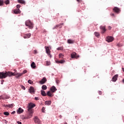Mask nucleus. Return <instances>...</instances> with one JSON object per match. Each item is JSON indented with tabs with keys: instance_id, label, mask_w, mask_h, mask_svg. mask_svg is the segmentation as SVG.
Here are the masks:
<instances>
[{
	"instance_id": "ddd939ff",
	"label": "nucleus",
	"mask_w": 124,
	"mask_h": 124,
	"mask_svg": "<svg viewBox=\"0 0 124 124\" xmlns=\"http://www.w3.org/2000/svg\"><path fill=\"white\" fill-rule=\"evenodd\" d=\"M56 91H57V88H56V87H55L54 86H53L50 88V92H52V93L56 92Z\"/></svg>"
},
{
	"instance_id": "393cba45",
	"label": "nucleus",
	"mask_w": 124,
	"mask_h": 124,
	"mask_svg": "<svg viewBox=\"0 0 124 124\" xmlns=\"http://www.w3.org/2000/svg\"><path fill=\"white\" fill-rule=\"evenodd\" d=\"M41 93L42 95H43V96H46V95H47V94H46V93H45V91L43 90L41 91Z\"/></svg>"
},
{
	"instance_id": "9b49d317",
	"label": "nucleus",
	"mask_w": 124,
	"mask_h": 124,
	"mask_svg": "<svg viewBox=\"0 0 124 124\" xmlns=\"http://www.w3.org/2000/svg\"><path fill=\"white\" fill-rule=\"evenodd\" d=\"M100 29L101 30V33H105L106 32V27L105 26H101Z\"/></svg>"
},
{
	"instance_id": "09e8293b",
	"label": "nucleus",
	"mask_w": 124,
	"mask_h": 124,
	"mask_svg": "<svg viewBox=\"0 0 124 124\" xmlns=\"http://www.w3.org/2000/svg\"><path fill=\"white\" fill-rule=\"evenodd\" d=\"M108 30H111V29H112V27H111V26H108Z\"/></svg>"
},
{
	"instance_id": "13d9d810",
	"label": "nucleus",
	"mask_w": 124,
	"mask_h": 124,
	"mask_svg": "<svg viewBox=\"0 0 124 124\" xmlns=\"http://www.w3.org/2000/svg\"><path fill=\"white\" fill-rule=\"evenodd\" d=\"M3 81H4L3 80H2V82H3Z\"/></svg>"
},
{
	"instance_id": "f03ea898",
	"label": "nucleus",
	"mask_w": 124,
	"mask_h": 124,
	"mask_svg": "<svg viewBox=\"0 0 124 124\" xmlns=\"http://www.w3.org/2000/svg\"><path fill=\"white\" fill-rule=\"evenodd\" d=\"M25 25L27 27H29L31 30L33 29V24L30 20H28L25 22Z\"/></svg>"
},
{
	"instance_id": "b1692460",
	"label": "nucleus",
	"mask_w": 124,
	"mask_h": 124,
	"mask_svg": "<svg viewBox=\"0 0 124 124\" xmlns=\"http://www.w3.org/2000/svg\"><path fill=\"white\" fill-rule=\"evenodd\" d=\"M18 2L19 3H22V4H26V1L24 0H18Z\"/></svg>"
},
{
	"instance_id": "4d7b16f0",
	"label": "nucleus",
	"mask_w": 124,
	"mask_h": 124,
	"mask_svg": "<svg viewBox=\"0 0 124 124\" xmlns=\"http://www.w3.org/2000/svg\"><path fill=\"white\" fill-rule=\"evenodd\" d=\"M64 124H67V123L66 122H65Z\"/></svg>"
},
{
	"instance_id": "de8ad7c7",
	"label": "nucleus",
	"mask_w": 124,
	"mask_h": 124,
	"mask_svg": "<svg viewBox=\"0 0 124 124\" xmlns=\"http://www.w3.org/2000/svg\"><path fill=\"white\" fill-rule=\"evenodd\" d=\"M17 123L18 124H22V122H19V121H17Z\"/></svg>"
},
{
	"instance_id": "79ce46f5",
	"label": "nucleus",
	"mask_w": 124,
	"mask_h": 124,
	"mask_svg": "<svg viewBox=\"0 0 124 124\" xmlns=\"http://www.w3.org/2000/svg\"><path fill=\"white\" fill-rule=\"evenodd\" d=\"M33 54H37V50H34Z\"/></svg>"
},
{
	"instance_id": "3c124183",
	"label": "nucleus",
	"mask_w": 124,
	"mask_h": 124,
	"mask_svg": "<svg viewBox=\"0 0 124 124\" xmlns=\"http://www.w3.org/2000/svg\"><path fill=\"white\" fill-rule=\"evenodd\" d=\"M111 16H115V15L113 13L110 14Z\"/></svg>"
},
{
	"instance_id": "2f4dec72",
	"label": "nucleus",
	"mask_w": 124,
	"mask_h": 124,
	"mask_svg": "<svg viewBox=\"0 0 124 124\" xmlns=\"http://www.w3.org/2000/svg\"><path fill=\"white\" fill-rule=\"evenodd\" d=\"M10 2V1H9V0H6L5 2V3L6 4H9V3Z\"/></svg>"
},
{
	"instance_id": "7ed1b4c3",
	"label": "nucleus",
	"mask_w": 124,
	"mask_h": 124,
	"mask_svg": "<svg viewBox=\"0 0 124 124\" xmlns=\"http://www.w3.org/2000/svg\"><path fill=\"white\" fill-rule=\"evenodd\" d=\"M28 113L27 114V116L24 117L25 120H28L29 119H31V118H32V115H33V110H28Z\"/></svg>"
},
{
	"instance_id": "473e14b6",
	"label": "nucleus",
	"mask_w": 124,
	"mask_h": 124,
	"mask_svg": "<svg viewBox=\"0 0 124 124\" xmlns=\"http://www.w3.org/2000/svg\"><path fill=\"white\" fill-rule=\"evenodd\" d=\"M46 65H50V64H51V62L48 61H46Z\"/></svg>"
},
{
	"instance_id": "ea45409f",
	"label": "nucleus",
	"mask_w": 124,
	"mask_h": 124,
	"mask_svg": "<svg viewBox=\"0 0 124 124\" xmlns=\"http://www.w3.org/2000/svg\"><path fill=\"white\" fill-rule=\"evenodd\" d=\"M20 7H21V5L20 4H17L16 5V8H17L18 9H19V8H20Z\"/></svg>"
},
{
	"instance_id": "8fccbe9b",
	"label": "nucleus",
	"mask_w": 124,
	"mask_h": 124,
	"mask_svg": "<svg viewBox=\"0 0 124 124\" xmlns=\"http://www.w3.org/2000/svg\"><path fill=\"white\" fill-rule=\"evenodd\" d=\"M56 83L57 84H59V83H60V81L59 80H56Z\"/></svg>"
},
{
	"instance_id": "5701e85b",
	"label": "nucleus",
	"mask_w": 124,
	"mask_h": 124,
	"mask_svg": "<svg viewBox=\"0 0 124 124\" xmlns=\"http://www.w3.org/2000/svg\"><path fill=\"white\" fill-rule=\"evenodd\" d=\"M67 43L69 44H73V43H74V41L73 40L68 39L67 40Z\"/></svg>"
},
{
	"instance_id": "423d86ee",
	"label": "nucleus",
	"mask_w": 124,
	"mask_h": 124,
	"mask_svg": "<svg viewBox=\"0 0 124 124\" xmlns=\"http://www.w3.org/2000/svg\"><path fill=\"white\" fill-rule=\"evenodd\" d=\"M33 120H34V123H35L36 124H41V122L40 121V120L39 119V118H38V117L35 116L33 118Z\"/></svg>"
},
{
	"instance_id": "37998d69",
	"label": "nucleus",
	"mask_w": 124,
	"mask_h": 124,
	"mask_svg": "<svg viewBox=\"0 0 124 124\" xmlns=\"http://www.w3.org/2000/svg\"><path fill=\"white\" fill-rule=\"evenodd\" d=\"M21 88L23 90H26V88H25V87L23 85L21 86Z\"/></svg>"
},
{
	"instance_id": "58836bf2",
	"label": "nucleus",
	"mask_w": 124,
	"mask_h": 124,
	"mask_svg": "<svg viewBox=\"0 0 124 124\" xmlns=\"http://www.w3.org/2000/svg\"><path fill=\"white\" fill-rule=\"evenodd\" d=\"M0 99H4V97H3V95L0 96Z\"/></svg>"
},
{
	"instance_id": "20e7f679",
	"label": "nucleus",
	"mask_w": 124,
	"mask_h": 124,
	"mask_svg": "<svg viewBox=\"0 0 124 124\" xmlns=\"http://www.w3.org/2000/svg\"><path fill=\"white\" fill-rule=\"evenodd\" d=\"M46 49V53L47 56L49 57V58H52V55L51 54V50H50V47L49 46H45Z\"/></svg>"
},
{
	"instance_id": "f3484780",
	"label": "nucleus",
	"mask_w": 124,
	"mask_h": 124,
	"mask_svg": "<svg viewBox=\"0 0 124 124\" xmlns=\"http://www.w3.org/2000/svg\"><path fill=\"white\" fill-rule=\"evenodd\" d=\"M14 106V104L3 105V107H8L9 108H12Z\"/></svg>"
},
{
	"instance_id": "603ef678",
	"label": "nucleus",
	"mask_w": 124,
	"mask_h": 124,
	"mask_svg": "<svg viewBox=\"0 0 124 124\" xmlns=\"http://www.w3.org/2000/svg\"><path fill=\"white\" fill-rule=\"evenodd\" d=\"M99 93V94H101V93H102L100 91Z\"/></svg>"
},
{
	"instance_id": "a19ab883",
	"label": "nucleus",
	"mask_w": 124,
	"mask_h": 124,
	"mask_svg": "<svg viewBox=\"0 0 124 124\" xmlns=\"http://www.w3.org/2000/svg\"><path fill=\"white\" fill-rule=\"evenodd\" d=\"M35 100H39V97H35Z\"/></svg>"
},
{
	"instance_id": "a878e982",
	"label": "nucleus",
	"mask_w": 124,
	"mask_h": 124,
	"mask_svg": "<svg viewBox=\"0 0 124 124\" xmlns=\"http://www.w3.org/2000/svg\"><path fill=\"white\" fill-rule=\"evenodd\" d=\"M31 65L32 68H35V67H36V66L35 65V63H34V62H32Z\"/></svg>"
},
{
	"instance_id": "a18cd8bd",
	"label": "nucleus",
	"mask_w": 124,
	"mask_h": 124,
	"mask_svg": "<svg viewBox=\"0 0 124 124\" xmlns=\"http://www.w3.org/2000/svg\"><path fill=\"white\" fill-rule=\"evenodd\" d=\"M15 113H16V112L15 111H13V112L11 113V114H12V115H14V114H15Z\"/></svg>"
},
{
	"instance_id": "72a5a7b5",
	"label": "nucleus",
	"mask_w": 124,
	"mask_h": 124,
	"mask_svg": "<svg viewBox=\"0 0 124 124\" xmlns=\"http://www.w3.org/2000/svg\"><path fill=\"white\" fill-rule=\"evenodd\" d=\"M4 115H5L6 116H9V112H4Z\"/></svg>"
},
{
	"instance_id": "f257e3e1",
	"label": "nucleus",
	"mask_w": 124,
	"mask_h": 124,
	"mask_svg": "<svg viewBox=\"0 0 124 124\" xmlns=\"http://www.w3.org/2000/svg\"><path fill=\"white\" fill-rule=\"evenodd\" d=\"M16 75H17L16 73L11 72H0V79H4L8 76L10 77L11 76H16Z\"/></svg>"
},
{
	"instance_id": "e433bc0d",
	"label": "nucleus",
	"mask_w": 124,
	"mask_h": 124,
	"mask_svg": "<svg viewBox=\"0 0 124 124\" xmlns=\"http://www.w3.org/2000/svg\"><path fill=\"white\" fill-rule=\"evenodd\" d=\"M3 1L0 0V5H3Z\"/></svg>"
},
{
	"instance_id": "1a4fd4ad",
	"label": "nucleus",
	"mask_w": 124,
	"mask_h": 124,
	"mask_svg": "<svg viewBox=\"0 0 124 124\" xmlns=\"http://www.w3.org/2000/svg\"><path fill=\"white\" fill-rule=\"evenodd\" d=\"M114 40V37L111 36H108L106 38V41L108 42H112Z\"/></svg>"
},
{
	"instance_id": "39448f33",
	"label": "nucleus",
	"mask_w": 124,
	"mask_h": 124,
	"mask_svg": "<svg viewBox=\"0 0 124 124\" xmlns=\"http://www.w3.org/2000/svg\"><path fill=\"white\" fill-rule=\"evenodd\" d=\"M34 107H35V104L31 103L29 104L28 110L33 111L32 108Z\"/></svg>"
},
{
	"instance_id": "c756f323",
	"label": "nucleus",
	"mask_w": 124,
	"mask_h": 124,
	"mask_svg": "<svg viewBox=\"0 0 124 124\" xmlns=\"http://www.w3.org/2000/svg\"><path fill=\"white\" fill-rule=\"evenodd\" d=\"M61 25H62V24L56 25L53 28V30H55V29H57V28H59V27H60Z\"/></svg>"
},
{
	"instance_id": "864d4df0",
	"label": "nucleus",
	"mask_w": 124,
	"mask_h": 124,
	"mask_svg": "<svg viewBox=\"0 0 124 124\" xmlns=\"http://www.w3.org/2000/svg\"><path fill=\"white\" fill-rule=\"evenodd\" d=\"M76 119L77 120V119L78 120V117L76 116Z\"/></svg>"
},
{
	"instance_id": "5fc2aeb1",
	"label": "nucleus",
	"mask_w": 124,
	"mask_h": 124,
	"mask_svg": "<svg viewBox=\"0 0 124 124\" xmlns=\"http://www.w3.org/2000/svg\"><path fill=\"white\" fill-rule=\"evenodd\" d=\"M122 82L124 83V78L122 80Z\"/></svg>"
},
{
	"instance_id": "6ab92c4d",
	"label": "nucleus",
	"mask_w": 124,
	"mask_h": 124,
	"mask_svg": "<svg viewBox=\"0 0 124 124\" xmlns=\"http://www.w3.org/2000/svg\"><path fill=\"white\" fill-rule=\"evenodd\" d=\"M23 112H24V109L21 108H19L17 110V114H21L23 113Z\"/></svg>"
},
{
	"instance_id": "c03bdc74",
	"label": "nucleus",
	"mask_w": 124,
	"mask_h": 124,
	"mask_svg": "<svg viewBox=\"0 0 124 124\" xmlns=\"http://www.w3.org/2000/svg\"><path fill=\"white\" fill-rule=\"evenodd\" d=\"M117 46H118V47H122V45H121L120 44H117Z\"/></svg>"
},
{
	"instance_id": "412c9836",
	"label": "nucleus",
	"mask_w": 124,
	"mask_h": 124,
	"mask_svg": "<svg viewBox=\"0 0 124 124\" xmlns=\"http://www.w3.org/2000/svg\"><path fill=\"white\" fill-rule=\"evenodd\" d=\"M56 63H64V62H65V61L62 60L60 61L57 60L56 61Z\"/></svg>"
},
{
	"instance_id": "f8f14e48",
	"label": "nucleus",
	"mask_w": 124,
	"mask_h": 124,
	"mask_svg": "<svg viewBox=\"0 0 124 124\" xmlns=\"http://www.w3.org/2000/svg\"><path fill=\"white\" fill-rule=\"evenodd\" d=\"M47 82V79L46 78H43L41 81H39L40 84L41 85H43V84H45Z\"/></svg>"
},
{
	"instance_id": "6e6d98bb",
	"label": "nucleus",
	"mask_w": 124,
	"mask_h": 124,
	"mask_svg": "<svg viewBox=\"0 0 124 124\" xmlns=\"http://www.w3.org/2000/svg\"><path fill=\"white\" fill-rule=\"evenodd\" d=\"M122 70H123V71H124V68H122Z\"/></svg>"
},
{
	"instance_id": "a211bd4d",
	"label": "nucleus",
	"mask_w": 124,
	"mask_h": 124,
	"mask_svg": "<svg viewBox=\"0 0 124 124\" xmlns=\"http://www.w3.org/2000/svg\"><path fill=\"white\" fill-rule=\"evenodd\" d=\"M46 94L48 96H50V97H53L54 96V94L51 91H48Z\"/></svg>"
},
{
	"instance_id": "49530a36",
	"label": "nucleus",
	"mask_w": 124,
	"mask_h": 124,
	"mask_svg": "<svg viewBox=\"0 0 124 124\" xmlns=\"http://www.w3.org/2000/svg\"><path fill=\"white\" fill-rule=\"evenodd\" d=\"M77 1H78V2H82V0H77Z\"/></svg>"
},
{
	"instance_id": "bb28decb",
	"label": "nucleus",
	"mask_w": 124,
	"mask_h": 124,
	"mask_svg": "<svg viewBox=\"0 0 124 124\" xmlns=\"http://www.w3.org/2000/svg\"><path fill=\"white\" fill-rule=\"evenodd\" d=\"M94 35H95V36H96V37H99V36H100V34H99V32H95L94 33Z\"/></svg>"
},
{
	"instance_id": "2eb2a0df",
	"label": "nucleus",
	"mask_w": 124,
	"mask_h": 124,
	"mask_svg": "<svg viewBox=\"0 0 124 124\" xmlns=\"http://www.w3.org/2000/svg\"><path fill=\"white\" fill-rule=\"evenodd\" d=\"M31 33H29L27 34H26L24 36V38L25 39H27V38H30V37H31Z\"/></svg>"
},
{
	"instance_id": "c9c22d12",
	"label": "nucleus",
	"mask_w": 124,
	"mask_h": 124,
	"mask_svg": "<svg viewBox=\"0 0 124 124\" xmlns=\"http://www.w3.org/2000/svg\"><path fill=\"white\" fill-rule=\"evenodd\" d=\"M28 83H29V84H32V83H33V81H32L31 80H28Z\"/></svg>"
},
{
	"instance_id": "4c0bfd02",
	"label": "nucleus",
	"mask_w": 124,
	"mask_h": 124,
	"mask_svg": "<svg viewBox=\"0 0 124 124\" xmlns=\"http://www.w3.org/2000/svg\"><path fill=\"white\" fill-rule=\"evenodd\" d=\"M57 50H62V47H59L58 48H57Z\"/></svg>"
},
{
	"instance_id": "aec40b11",
	"label": "nucleus",
	"mask_w": 124,
	"mask_h": 124,
	"mask_svg": "<svg viewBox=\"0 0 124 124\" xmlns=\"http://www.w3.org/2000/svg\"><path fill=\"white\" fill-rule=\"evenodd\" d=\"M15 14H20L21 13V11L19 9H16L14 11Z\"/></svg>"
},
{
	"instance_id": "4468645a",
	"label": "nucleus",
	"mask_w": 124,
	"mask_h": 124,
	"mask_svg": "<svg viewBox=\"0 0 124 124\" xmlns=\"http://www.w3.org/2000/svg\"><path fill=\"white\" fill-rule=\"evenodd\" d=\"M29 91V93H31V94H32V93H34V88L33 87H30Z\"/></svg>"
},
{
	"instance_id": "9d476101",
	"label": "nucleus",
	"mask_w": 124,
	"mask_h": 124,
	"mask_svg": "<svg viewBox=\"0 0 124 124\" xmlns=\"http://www.w3.org/2000/svg\"><path fill=\"white\" fill-rule=\"evenodd\" d=\"M27 72H28V71H27L26 70H25L23 71V72L22 73H20V74L16 73V78H19V77H21V76H22V75H23V74H25L27 73Z\"/></svg>"
},
{
	"instance_id": "6e6552de",
	"label": "nucleus",
	"mask_w": 124,
	"mask_h": 124,
	"mask_svg": "<svg viewBox=\"0 0 124 124\" xmlns=\"http://www.w3.org/2000/svg\"><path fill=\"white\" fill-rule=\"evenodd\" d=\"M71 57L72 59H78V58H79V55L77 56V53H76V52H73L71 54Z\"/></svg>"
},
{
	"instance_id": "c85d7f7f",
	"label": "nucleus",
	"mask_w": 124,
	"mask_h": 124,
	"mask_svg": "<svg viewBox=\"0 0 124 124\" xmlns=\"http://www.w3.org/2000/svg\"><path fill=\"white\" fill-rule=\"evenodd\" d=\"M4 99H8L10 97L7 95H3Z\"/></svg>"
},
{
	"instance_id": "dca6fc26",
	"label": "nucleus",
	"mask_w": 124,
	"mask_h": 124,
	"mask_svg": "<svg viewBox=\"0 0 124 124\" xmlns=\"http://www.w3.org/2000/svg\"><path fill=\"white\" fill-rule=\"evenodd\" d=\"M118 75H115L112 78L111 81H112V82H116V81H117V79H118Z\"/></svg>"
},
{
	"instance_id": "f704fd0d",
	"label": "nucleus",
	"mask_w": 124,
	"mask_h": 124,
	"mask_svg": "<svg viewBox=\"0 0 124 124\" xmlns=\"http://www.w3.org/2000/svg\"><path fill=\"white\" fill-rule=\"evenodd\" d=\"M42 111L43 113H45V108L43 107L42 108Z\"/></svg>"
},
{
	"instance_id": "4be33fe9",
	"label": "nucleus",
	"mask_w": 124,
	"mask_h": 124,
	"mask_svg": "<svg viewBox=\"0 0 124 124\" xmlns=\"http://www.w3.org/2000/svg\"><path fill=\"white\" fill-rule=\"evenodd\" d=\"M51 103L52 102L51 101H46L45 102V105H47V106H49Z\"/></svg>"
},
{
	"instance_id": "0eeeda50",
	"label": "nucleus",
	"mask_w": 124,
	"mask_h": 124,
	"mask_svg": "<svg viewBox=\"0 0 124 124\" xmlns=\"http://www.w3.org/2000/svg\"><path fill=\"white\" fill-rule=\"evenodd\" d=\"M113 10L114 12H115V13H117V14H119V13L121 12V9L117 7H114Z\"/></svg>"
},
{
	"instance_id": "7c9ffc66",
	"label": "nucleus",
	"mask_w": 124,
	"mask_h": 124,
	"mask_svg": "<svg viewBox=\"0 0 124 124\" xmlns=\"http://www.w3.org/2000/svg\"><path fill=\"white\" fill-rule=\"evenodd\" d=\"M59 59H63V55L62 53L59 54Z\"/></svg>"
},
{
	"instance_id": "cd10ccee",
	"label": "nucleus",
	"mask_w": 124,
	"mask_h": 124,
	"mask_svg": "<svg viewBox=\"0 0 124 124\" xmlns=\"http://www.w3.org/2000/svg\"><path fill=\"white\" fill-rule=\"evenodd\" d=\"M42 90H44V91L47 90V86L44 85L42 86Z\"/></svg>"
}]
</instances>
